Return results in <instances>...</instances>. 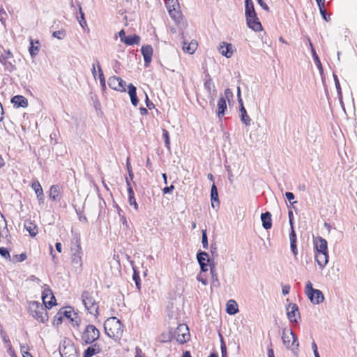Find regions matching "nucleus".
<instances>
[{
	"label": "nucleus",
	"instance_id": "f257e3e1",
	"mask_svg": "<svg viewBox=\"0 0 357 357\" xmlns=\"http://www.w3.org/2000/svg\"><path fill=\"white\" fill-rule=\"evenodd\" d=\"M123 326L116 317H109L104 324L105 333L114 340H119L123 334Z\"/></svg>",
	"mask_w": 357,
	"mask_h": 357
},
{
	"label": "nucleus",
	"instance_id": "f03ea898",
	"mask_svg": "<svg viewBox=\"0 0 357 357\" xmlns=\"http://www.w3.org/2000/svg\"><path fill=\"white\" fill-rule=\"evenodd\" d=\"M71 263L76 271L80 272L82 269V250L79 238H74L70 243Z\"/></svg>",
	"mask_w": 357,
	"mask_h": 357
},
{
	"label": "nucleus",
	"instance_id": "7ed1b4c3",
	"mask_svg": "<svg viewBox=\"0 0 357 357\" xmlns=\"http://www.w3.org/2000/svg\"><path fill=\"white\" fill-rule=\"evenodd\" d=\"M29 312L34 319L41 323H45L48 320L46 308L38 301L29 303Z\"/></svg>",
	"mask_w": 357,
	"mask_h": 357
},
{
	"label": "nucleus",
	"instance_id": "20e7f679",
	"mask_svg": "<svg viewBox=\"0 0 357 357\" xmlns=\"http://www.w3.org/2000/svg\"><path fill=\"white\" fill-rule=\"evenodd\" d=\"M282 342L287 349H291L297 354L299 343L296 335L290 328H284L282 335Z\"/></svg>",
	"mask_w": 357,
	"mask_h": 357
},
{
	"label": "nucleus",
	"instance_id": "39448f33",
	"mask_svg": "<svg viewBox=\"0 0 357 357\" xmlns=\"http://www.w3.org/2000/svg\"><path fill=\"white\" fill-rule=\"evenodd\" d=\"M82 301L91 314L97 316L98 314V304L96 301L93 294L89 291H84L81 295Z\"/></svg>",
	"mask_w": 357,
	"mask_h": 357
},
{
	"label": "nucleus",
	"instance_id": "423d86ee",
	"mask_svg": "<svg viewBox=\"0 0 357 357\" xmlns=\"http://www.w3.org/2000/svg\"><path fill=\"white\" fill-rule=\"evenodd\" d=\"M100 337L99 330L92 324H89L86 326L82 335L81 340L83 344H91L96 341Z\"/></svg>",
	"mask_w": 357,
	"mask_h": 357
},
{
	"label": "nucleus",
	"instance_id": "0eeeda50",
	"mask_svg": "<svg viewBox=\"0 0 357 357\" xmlns=\"http://www.w3.org/2000/svg\"><path fill=\"white\" fill-rule=\"evenodd\" d=\"M174 336L178 343H185L190 338L189 329L187 325L179 324L174 333Z\"/></svg>",
	"mask_w": 357,
	"mask_h": 357
},
{
	"label": "nucleus",
	"instance_id": "6e6552de",
	"mask_svg": "<svg viewBox=\"0 0 357 357\" xmlns=\"http://www.w3.org/2000/svg\"><path fill=\"white\" fill-rule=\"evenodd\" d=\"M204 89L206 90L208 93V98H210V103L214 102L215 98L216 97L217 91L215 89L214 83L211 77V76L207 74L205 75L204 79Z\"/></svg>",
	"mask_w": 357,
	"mask_h": 357
},
{
	"label": "nucleus",
	"instance_id": "1a4fd4ad",
	"mask_svg": "<svg viewBox=\"0 0 357 357\" xmlns=\"http://www.w3.org/2000/svg\"><path fill=\"white\" fill-rule=\"evenodd\" d=\"M42 300L43 306L45 308L50 309L56 305V298L50 288H46L43 290L42 294Z\"/></svg>",
	"mask_w": 357,
	"mask_h": 357
},
{
	"label": "nucleus",
	"instance_id": "9d476101",
	"mask_svg": "<svg viewBox=\"0 0 357 357\" xmlns=\"http://www.w3.org/2000/svg\"><path fill=\"white\" fill-rule=\"evenodd\" d=\"M287 315L288 319L291 323H298L297 317L300 318V313L298 311V307L295 303H290L287 307Z\"/></svg>",
	"mask_w": 357,
	"mask_h": 357
},
{
	"label": "nucleus",
	"instance_id": "9b49d317",
	"mask_svg": "<svg viewBox=\"0 0 357 357\" xmlns=\"http://www.w3.org/2000/svg\"><path fill=\"white\" fill-rule=\"evenodd\" d=\"M0 63L3 65L4 71L11 73L16 70L15 61L14 59H8L4 56H0Z\"/></svg>",
	"mask_w": 357,
	"mask_h": 357
},
{
	"label": "nucleus",
	"instance_id": "f8f14e48",
	"mask_svg": "<svg viewBox=\"0 0 357 357\" xmlns=\"http://www.w3.org/2000/svg\"><path fill=\"white\" fill-rule=\"evenodd\" d=\"M314 248L316 252L328 253V243L326 240L320 236L317 237L314 240Z\"/></svg>",
	"mask_w": 357,
	"mask_h": 357
},
{
	"label": "nucleus",
	"instance_id": "ddd939ff",
	"mask_svg": "<svg viewBox=\"0 0 357 357\" xmlns=\"http://www.w3.org/2000/svg\"><path fill=\"white\" fill-rule=\"evenodd\" d=\"M142 54L144 60V65L146 67L149 66L152 59L153 48L151 45H144L141 49Z\"/></svg>",
	"mask_w": 357,
	"mask_h": 357
},
{
	"label": "nucleus",
	"instance_id": "4468645a",
	"mask_svg": "<svg viewBox=\"0 0 357 357\" xmlns=\"http://www.w3.org/2000/svg\"><path fill=\"white\" fill-rule=\"evenodd\" d=\"M219 52L227 58H230L233 55V45L231 43L222 42L219 47Z\"/></svg>",
	"mask_w": 357,
	"mask_h": 357
},
{
	"label": "nucleus",
	"instance_id": "2eb2a0df",
	"mask_svg": "<svg viewBox=\"0 0 357 357\" xmlns=\"http://www.w3.org/2000/svg\"><path fill=\"white\" fill-rule=\"evenodd\" d=\"M307 296L313 304H320L324 300L323 293L319 289L312 291V293H308Z\"/></svg>",
	"mask_w": 357,
	"mask_h": 357
},
{
	"label": "nucleus",
	"instance_id": "dca6fc26",
	"mask_svg": "<svg viewBox=\"0 0 357 357\" xmlns=\"http://www.w3.org/2000/svg\"><path fill=\"white\" fill-rule=\"evenodd\" d=\"M248 26L255 31H259L262 30V25L259 22L257 16L255 17L245 18Z\"/></svg>",
	"mask_w": 357,
	"mask_h": 357
},
{
	"label": "nucleus",
	"instance_id": "f3484780",
	"mask_svg": "<svg viewBox=\"0 0 357 357\" xmlns=\"http://www.w3.org/2000/svg\"><path fill=\"white\" fill-rule=\"evenodd\" d=\"M24 227L31 237H35L38 232L37 225L31 220H24Z\"/></svg>",
	"mask_w": 357,
	"mask_h": 357
},
{
	"label": "nucleus",
	"instance_id": "a211bd4d",
	"mask_svg": "<svg viewBox=\"0 0 357 357\" xmlns=\"http://www.w3.org/2000/svg\"><path fill=\"white\" fill-rule=\"evenodd\" d=\"M245 18L255 17V16H257L252 0L245 1Z\"/></svg>",
	"mask_w": 357,
	"mask_h": 357
},
{
	"label": "nucleus",
	"instance_id": "6ab92c4d",
	"mask_svg": "<svg viewBox=\"0 0 357 357\" xmlns=\"http://www.w3.org/2000/svg\"><path fill=\"white\" fill-rule=\"evenodd\" d=\"M211 206L213 208H215L216 207H219L220 206V201L218 198V188L215 184V183H213L211 189Z\"/></svg>",
	"mask_w": 357,
	"mask_h": 357
},
{
	"label": "nucleus",
	"instance_id": "aec40b11",
	"mask_svg": "<svg viewBox=\"0 0 357 357\" xmlns=\"http://www.w3.org/2000/svg\"><path fill=\"white\" fill-rule=\"evenodd\" d=\"M49 197L53 201H59L61 198V187L59 185H52L50 189Z\"/></svg>",
	"mask_w": 357,
	"mask_h": 357
},
{
	"label": "nucleus",
	"instance_id": "412c9836",
	"mask_svg": "<svg viewBox=\"0 0 357 357\" xmlns=\"http://www.w3.org/2000/svg\"><path fill=\"white\" fill-rule=\"evenodd\" d=\"M101 351V347L97 343L89 346L83 354V357H93V356L99 354Z\"/></svg>",
	"mask_w": 357,
	"mask_h": 357
},
{
	"label": "nucleus",
	"instance_id": "4be33fe9",
	"mask_svg": "<svg viewBox=\"0 0 357 357\" xmlns=\"http://www.w3.org/2000/svg\"><path fill=\"white\" fill-rule=\"evenodd\" d=\"M315 259L320 268H323L328 262V254L325 252H316Z\"/></svg>",
	"mask_w": 357,
	"mask_h": 357
},
{
	"label": "nucleus",
	"instance_id": "5701e85b",
	"mask_svg": "<svg viewBox=\"0 0 357 357\" xmlns=\"http://www.w3.org/2000/svg\"><path fill=\"white\" fill-rule=\"evenodd\" d=\"M210 271L212 278L211 288H219L220 287V282L218 279V273L216 272L215 264L212 263L210 264Z\"/></svg>",
	"mask_w": 357,
	"mask_h": 357
},
{
	"label": "nucleus",
	"instance_id": "b1692460",
	"mask_svg": "<svg viewBox=\"0 0 357 357\" xmlns=\"http://www.w3.org/2000/svg\"><path fill=\"white\" fill-rule=\"evenodd\" d=\"M11 102L16 107H26L28 105L27 99L20 95L15 96L13 98H12Z\"/></svg>",
	"mask_w": 357,
	"mask_h": 357
},
{
	"label": "nucleus",
	"instance_id": "393cba45",
	"mask_svg": "<svg viewBox=\"0 0 357 357\" xmlns=\"http://www.w3.org/2000/svg\"><path fill=\"white\" fill-rule=\"evenodd\" d=\"M227 109L226 100L224 97H220L218 101V112L217 115L219 119H221L225 114Z\"/></svg>",
	"mask_w": 357,
	"mask_h": 357
},
{
	"label": "nucleus",
	"instance_id": "a878e982",
	"mask_svg": "<svg viewBox=\"0 0 357 357\" xmlns=\"http://www.w3.org/2000/svg\"><path fill=\"white\" fill-rule=\"evenodd\" d=\"M239 112H240V117L241 121L246 126H248L250 125L251 119L248 116L247 111L243 105V102H241L239 104Z\"/></svg>",
	"mask_w": 357,
	"mask_h": 357
},
{
	"label": "nucleus",
	"instance_id": "bb28decb",
	"mask_svg": "<svg viewBox=\"0 0 357 357\" xmlns=\"http://www.w3.org/2000/svg\"><path fill=\"white\" fill-rule=\"evenodd\" d=\"M261 220L262 226L265 229H271L272 227L271 213L268 211L261 213Z\"/></svg>",
	"mask_w": 357,
	"mask_h": 357
},
{
	"label": "nucleus",
	"instance_id": "cd10ccee",
	"mask_svg": "<svg viewBox=\"0 0 357 357\" xmlns=\"http://www.w3.org/2000/svg\"><path fill=\"white\" fill-rule=\"evenodd\" d=\"M128 93H129V96L130 98L131 103L134 106H137L139 102V100H138V98L137 96V88L132 84H130L128 86Z\"/></svg>",
	"mask_w": 357,
	"mask_h": 357
},
{
	"label": "nucleus",
	"instance_id": "c85d7f7f",
	"mask_svg": "<svg viewBox=\"0 0 357 357\" xmlns=\"http://www.w3.org/2000/svg\"><path fill=\"white\" fill-rule=\"evenodd\" d=\"M197 43L195 40H192L190 43L183 42V50L190 54H193L197 49Z\"/></svg>",
	"mask_w": 357,
	"mask_h": 357
},
{
	"label": "nucleus",
	"instance_id": "c756f323",
	"mask_svg": "<svg viewBox=\"0 0 357 357\" xmlns=\"http://www.w3.org/2000/svg\"><path fill=\"white\" fill-rule=\"evenodd\" d=\"M176 0H167L165 2L167 9L168 10V12H169L170 16L174 20L179 18L180 15H181V13L178 10V8H171L170 3H176Z\"/></svg>",
	"mask_w": 357,
	"mask_h": 357
},
{
	"label": "nucleus",
	"instance_id": "7c9ffc66",
	"mask_svg": "<svg viewBox=\"0 0 357 357\" xmlns=\"http://www.w3.org/2000/svg\"><path fill=\"white\" fill-rule=\"evenodd\" d=\"M40 43L38 40L34 41L33 39H30V47L29 51L32 58L35 57L40 50Z\"/></svg>",
	"mask_w": 357,
	"mask_h": 357
},
{
	"label": "nucleus",
	"instance_id": "2f4dec72",
	"mask_svg": "<svg viewBox=\"0 0 357 357\" xmlns=\"http://www.w3.org/2000/svg\"><path fill=\"white\" fill-rule=\"evenodd\" d=\"M197 259L199 264L208 263L210 265L213 263V260L211 262V260L208 258V254L204 251H199L197 254Z\"/></svg>",
	"mask_w": 357,
	"mask_h": 357
},
{
	"label": "nucleus",
	"instance_id": "473e14b6",
	"mask_svg": "<svg viewBox=\"0 0 357 357\" xmlns=\"http://www.w3.org/2000/svg\"><path fill=\"white\" fill-rule=\"evenodd\" d=\"M227 312L230 315H234L238 312L237 304L234 301H229L227 304Z\"/></svg>",
	"mask_w": 357,
	"mask_h": 357
},
{
	"label": "nucleus",
	"instance_id": "72a5a7b5",
	"mask_svg": "<svg viewBox=\"0 0 357 357\" xmlns=\"http://www.w3.org/2000/svg\"><path fill=\"white\" fill-rule=\"evenodd\" d=\"M139 41L140 37L136 34H134L128 36L124 40V43L127 45H133L139 44Z\"/></svg>",
	"mask_w": 357,
	"mask_h": 357
},
{
	"label": "nucleus",
	"instance_id": "f704fd0d",
	"mask_svg": "<svg viewBox=\"0 0 357 357\" xmlns=\"http://www.w3.org/2000/svg\"><path fill=\"white\" fill-rule=\"evenodd\" d=\"M118 82H119V77L112 76L109 78L107 83H108L109 86L111 89L119 91V90H123V89H119Z\"/></svg>",
	"mask_w": 357,
	"mask_h": 357
},
{
	"label": "nucleus",
	"instance_id": "c9c22d12",
	"mask_svg": "<svg viewBox=\"0 0 357 357\" xmlns=\"http://www.w3.org/2000/svg\"><path fill=\"white\" fill-rule=\"evenodd\" d=\"M68 310H60L63 317H66L67 319H70V322H73L74 321V319L73 318V315L75 316L76 315V313L73 312V310L71 307H68Z\"/></svg>",
	"mask_w": 357,
	"mask_h": 357
},
{
	"label": "nucleus",
	"instance_id": "e433bc0d",
	"mask_svg": "<svg viewBox=\"0 0 357 357\" xmlns=\"http://www.w3.org/2000/svg\"><path fill=\"white\" fill-rule=\"evenodd\" d=\"M312 58H313L315 65L319 70L320 73L322 74L323 73V67H322L321 61H320L314 49H312Z\"/></svg>",
	"mask_w": 357,
	"mask_h": 357
},
{
	"label": "nucleus",
	"instance_id": "4c0bfd02",
	"mask_svg": "<svg viewBox=\"0 0 357 357\" xmlns=\"http://www.w3.org/2000/svg\"><path fill=\"white\" fill-rule=\"evenodd\" d=\"M162 137L165 141V147L169 151L170 150V137L169 132L166 129H162Z\"/></svg>",
	"mask_w": 357,
	"mask_h": 357
},
{
	"label": "nucleus",
	"instance_id": "58836bf2",
	"mask_svg": "<svg viewBox=\"0 0 357 357\" xmlns=\"http://www.w3.org/2000/svg\"><path fill=\"white\" fill-rule=\"evenodd\" d=\"M219 337H220V349H221L222 357H227L226 344L224 341L222 335L220 333H219Z\"/></svg>",
	"mask_w": 357,
	"mask_h": 357
},
{
	"label": "nucleus",
	"instance_id": "ea45409f",
	"mask_svg": "<svg viewBox=\"0 0 357 357\" xmlns=\"http://www.w3.org/2000/svg\"><path fill=\"white\" fill-rule=\"evenodd\" d=\"M333 78H334V82H335V88L337 89V95H338V98L340 101H342V94L340 84L338 77L335 74H333Z\"/></svg>",
	"mask_w": 357,
	"mask_h": 357
},
{
	"label": "nucleus",
	"instance_id": "a19ab883",
	"mask_svg": "<svg viewBox=\"0 0 357 357\" xmlns=\"http://www.w3.org/2000/svg\"><path fill=\"white\" fill-rule=\"evenodd\" d=\"M97 64H98V73H99L100 82V84H101L102 89H104L106 87V86H105V79L104 74H103V72L102 70V68H101L98 61H97Z\"/></svg>",
	"mask_w": 357,
	"mask_h": 357
},
{
	"label": "nucleus",
	"instance_id": "79ce46f5",
	"mask_svg": "<svg viewBox=\"0 0 357 357\" xmlns=\"http://www.w3.org/2000/svg\"><path fill=\"white\" fill-rule=\"evenodd\" d=\"M31 188L32 189L34 190L36 195V194H38L39 192L43 191L42 187H41V185L40 183H39L38 181L36 180V181H33L31 183Z\"/></svg>",
	"mask_w": 357,
	"mask_h": 357
},
{
	"label": "nucleus",
	"instance_id": "37998d69",
	"mask_svg": "<svg viewBox=\"0 0 357 357\" xmlns=\"http://www.w3.org/2000/svg\"><path fill=\"white\" fill-rule=\"evenodd\" d=\"M202 243L203 248L204 249H208V237H207L206 230V229L202 230Z\"/></svg>",
	"mask_w": 357,
	"mask_h": 357
},
{
	"label": "nucleus",
	"instance_id": "c03bdc74",
	"mask_svg": "<svg viewBox=\"0 0 357 357\" xmlns=\"http://www.w3.org/2000/svg\"><path fill=\"white\" fill-rule=\"evenodd\" d=\"M26 254L25 252L21 253L20 255H15L11 259L13 261L22 262L26 259Z\"/></svg>",
	"mask_w": 357,
	"mask_h": 357
},
{
	"label": "nucleus",
	"instance_id": "a18cd8bd",
	"mask_svg": "<svg viewBox=\"0 0 357 357\" xmlns=\"http://www.w3.org/2000/svg\"><path fill=\"white\" fill-rule=\"evenodd\" d=\"M65 36H66V31L63 29L54 31L52 33V36L59 40H62L65 37Z\"/></svg>",
	"mask_w": 357,
	"mask_h": 357
},
{
	"label": "nucleus",
	"instance_id": "49530a36",
	"mask_svg": "<svg viewBox=\"0 0 357 357\" xmlns=\"http://www.w3.org/2000/svg\"><path fill=\"white\" fill-rule=\"evenodd\" d=\"M0 255L6 259L11 260L9 250L6 248H0Z\"/></svg>",
	"mask_w": 357,
	"mask_h": 357
},
{
	"label": "nucleus",
	"instance_id": "de8ad7c7",
	"mask_svg": "<svg viewBox=\"0 0 357 357\" xmlns=\"http://www.w3.org/2000/svg\"><path fill=\"white\" fill-rule=\"evenodd\" d=\"M132 279L135 282V285L138 290H140L141 288V284H140V278L139 275V273L136 272V271L134 270V273L132 275Z\"/></svg>",
	"mask_w": 357,
	"mask_h": 357
},
{
	"label": "nucleus",
	"instance_id": "09e8293b",
	"mask_svg": "<svg viewBox=\"0 0 357 357\" xmlns=\"http://www.w3.org/2000/svg\"><path fill=\"white\" fill-rule=\"evenodd\" d=\"M79 17H77V20L79 21V23L82 27H84V25H86V22L84 18V14L82 10L81 6H79Z\"/></svg>",
	"mask_w": 357,
	"mask_h": 357
},
{
	"label": "nucleus",
	"instance_id": "8fccbe9b",
	"mask_svg": "<svg viewBox=\"0 0 357 357\" xmlns=\"http://www.w3.org/2000/svg\"><path fill=\"white\" fill-rule=\"evenodd\" d=\"M121 211H122V210L121 208H119V215L120 217V221L123 226H125L126 228H128V222L127 221V219L125 215L121 214Z\"/></svg>",
	"mask_w": 357,
	"mask_h": 357
},
{
	"label": "nucleus",
	"instance_id": "3c124183",
	"mask_svg": "<svg viewBox=\"0 0 357 357\" xmlns=\"http://www.w3.org/2000/svg\"><path fill=\"white\" fill-rule=\"evenodd\" d=\"M289 240H290V243L296 242V231L294 230V227H290Z\"/></svg>",
	"mask_w": 357,
	"mask_h": 357
},
{
	"label": "nucleus",
	"instance_id": "603ef678",
	"mask_svg": "<svg viewBox=\"0 0 357 357\" xmlns=\"http://www.w3.org/2000/svg\"><path fill=\"white\" fill-rule=\"evenodd\" d=\"M70 349L72 350V351L74 352V354H70L68 355V351H65V350H63V351H61V357H77V356L76 355L75 349L73 347L70 348Z\"/></svg>",
	"mask_w": 357,
	"mask_h": 357
},
{
	"label": "nucleus",
	"instance_id": "864d4df0",
	"mask_svg": "<svg viewBox=\"0 0 357 357\" xmlns=\"http://www.w3.org/2000/svg\"><path fill=\"white\" fill-rule=\"evenodd\" d=\"M118 84H119V89H122L123 90H119V91H121V92H126V82L124 80H123L121 77H119V82H118Z\"/></svg>",
	"mask_w": 357,
	"mask_h": 357
},
{
	"label": "nucleus",
	"instance_id": "5fc2aeb1",
	"mask_svg": "<svg viewBox=\"0 0 357 357\" xmlns=\"http://www.w3.org/2000/svg\"><path fill=\"white\" fill-rule=\"evenodd\" d=\"M316 289H314L312 287V284L311 283L310 281H308L306 284V287H305V294L307 295L308 293H312V291H315Z\"/></svg>",
	"mask_w": 357,
	"mask_h": 357
},
{
	"label": "nucleus",
	"instance_id": "6e6d98bb",
	"mask_svg": "<svg viewBox=\"0 0 357 357\" xmlns=\"http://www.w3.org/2000/svg\"><path fill=\"white\" fill-rule=\"evenodd\" d=\"M145 102H146V107H148L149 109H152L153 108H154L155 105L154 104L150 101L149 98V96L148 95L145 93Z\"/></svg>",
	"mask_w": 357,
	"mask_h": 357
},
{
	"label": "nucleus",
	"instance_id": "4d7b16f0",
	"mask_svg": "<svg viewBox=\"0 0 357 357\" xmlns=\"http://www.w3.org/2000/svg\"><path fill=\"white\" fill-rule=\"evenodd\" d=\"M36 197H37L39 204H43L44 200H45V196H44L43 191L39 192L38 194H36Z\"/></svg>",
	"mask_w": 357,
	"mask_h": 357
},
{
	"label": "nucleus",
	"instance_id": "13d9d810",
	"mask_svg": "<svg viewBox=\"0 0 357 357\" xmlns=\"http://www.w3.org/2000/svg\"><path fill=\"white\" fill-rule=\"evenodd\" d=\"M128 203L130 204V206H132L136 211L138 210V204L135 197L128 198Z\"/></svg>",
	"mask_w": 357,
	"mask_h": 357
},
{
	"label": "nucleus",
	"instance_id": "bf43d9fd",
	"mask_svg": "<svg viewBox=\"0 0 357 357\" xmlns=\"http://www.w3.org/2000/svg\"><path fill=\"white\" fill-rule=\"evenodd\" d=\"M225 99L227 98L228 100L233 98V96H234L232 91L229 89H225Z\"/></svg>",
	"mask_w": 357,
	"mask_h": 357
},
{
	"label": "nucleus",
	"instance_id": "052dcab7",
	"mask_svg": "<svg viewBox=\"0 0 357 357\" xmlns=\"http://www.w3.org/2000/svg\"><path fill=\"white\" fill-rule=\"evenodd\" d=\"M63 315L59 310L56 315L55 316V321L56 322V324H60L62 322Z\"/></svg>",
	"mask_w": 357,
	"mask_h": 357
},
{
	"label": "nucleus",
	"instance_id": "680f3d73",
	"mask_svg": "<svg viewBox=\"0 0 357 357\" xmlns=\"http://www.w3.org/2000/svg\"><path fill=\"white\" fill-rule=\"evenodd\" d=\"M290 248H291V250L292 252L294 253V255L295 256L297 255L298 250H297V246H296V242L290 243Z\"/></svg>",
	"mask_w": 357,
	"mask_h": 357
},
{
	"label": "nucleus",
	"instance_id": "e2e57ef3",
	"mask_svg": "<svg viewBox=\"0 0 357 357\" xmlns=\"http://www.w3.org/2000/svg\"><path fill=\"white\" fill-rule=\"evenodd\" d=\"M288 216H289L290 227H294V214H293V211L291 210L289 211Z\"/></svg>",
	"mask_w": 357,
	"mask_h": 357
},
{
	"label": "nucleus",
	"instance_id": "0e129e2a",
	"mask_svg": "<svg viewBox=\"0 0 357 357\" xmlns=\"http://www.w3.org/2000/svg\"><path fill=\"white\" fill-rule=\"evenodd\" d=\"M257 3L259 5L265 10L268 11L269 7L268 5L264 1V0H257Z\"/></svg>",
	"mask_w": 357,
	"mask_h": 357
},
{
	"label": "nucleus",
	"instance_id": "69168bd1",
	"mask_svg": "<svg viewBox=\"0 0 357 357\" xmlns=\"http://www.w3.org/2000/svg\"><path fill=\"white\" fill-rule=\"evenodd\" d=\"M290 289L291 287L289 284L282 285V294L284 296L289 294Z\"/></svg>",
	"mask_w": 357,
	"mask_h": 357
},
{
	"label": "nucleus",
	"instance_id": "338daca9",
	"mask_svg": "<svg viewBox=\"0 0 357 357\" xmlns=\"http://www.w3.org/2000/svg\"><path fill=\"white\" fill-rule=\"evenodd\" d=\"M1 337L2 338L3 343L6 344V347L8 346L9 344H11L10 339L8 338L6 333L5 335H1Z\"/></svg>",
	"mask_w": 357,
	"mask_h": 357
},
{
	"label": "nucleus",
	"instance_id": "774afa93",
	"mask_svg": "<svg viewBox=\"0 0 357 357\" xmlns=\"http://www.w3.org/2000/svg\"><path fill=\"white\" fill-rule=\"evenodd\" d=\"M135 357H143V352L139 347H137L135 348Z\"/></svg>",
	"mask_w": 357,
	"mask_h": 357
}]
</instances>
